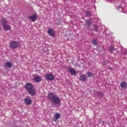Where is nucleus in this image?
<instances>
[{
  "instance_id": "obj_1",
  "label": "nucleus",
  "mask_w": 127,
  "mask_h": 127,
  "mask_svg": "<svg viewBox=\"0 0 127 127\" xmlns=\"http://www.w3.org/2000/svg\"><path fill=\"white\" fill-rule=\"evenodd\" d=\"M48 98L51 100L52 106L54 108H59L61 106V100L57 94L54 93H50L48 95Z\"/></svg>"
},
{
  "instance_id": "obj_2",
  "label": "nucleus",
  "mask_w": 127,
  "mask_h": 127,
  "mask_svg": "<svg viewBox=\"0 0 127 127\" xmlns=\"http://www.w3.org/2000/svg\"><path fill=\"white\" fill-rule=\"evenodd\" d=\"M25 87L26 91H27L30 95H31L32 96H34L35 95V90L32 89L33 86H32L31 83H28L26 84Z\"/></svg>"
},
{
  "instance_id": "obj_3",
  "label": "nucleus",
  "mask_w": 127,
  "mask_h": 127,
  "mask_svg": "<svg viewBox=\"0 0 127 127\" xmlns=\"http://www.w3.org/2000/svg\"><path fill=\"white\" fill-rule=\"evenodd\" d=\"M9 45L11 49H16L19 47V42L17 41H13L10 43Z\"/></svg>"
},
{
  "instance_id": "obj_4",
  "label": "nucleus",
  "mask_w": 127,
  "mask_h": 127,
  "mask_svg": "<svg viewBox=\"0 0 127 127\" xmlns=\"http://www.w3.org/2000/svg\"><path fill=\"white\" fill-rule=\"evenodd\" d=\"M46 79L47 81H53L54 80V75L51 73H48L46 75Z\"/></svg>"
},
{
  "instance_id": "obj_5",
  "label": "nucleus",
  "mask_w": 127,
  "mask_h": 127,
  "mask_svg": "<svg viewBox=\"0 0 127 127\" xmlns=\"http://www.w3.org/2000/svg\"><path fill=\"white\" fill-rule=\"evenodd\" d=\"M87 79H88V77L86 74H81L79 76V80L80 81H81V82H86L87 80Z\"/></svg>"
},
{
  "instance_id": "obj_6",
  "label": "nucleus",
  "mask_w": 127,
  "mask_h": 127,
  "mask_svg": "<svg viewBox=\"0 0 127 127\" xmlns=\"http://www.w3.org/2000/svg\"><path fill=\"white\" fill-rule=\"evenodd\" d=\"M60 117H61V114L60 113H56L54 115V117L53 118L52 121L53 122H57V121L60 119Z\"/></svg>"
},
{
  "instance_id": "obj_7",
  "label": "nucleus",
  "mask_w": 127,
  "mask_h": 127,
  "mask_svg": "<svg viewBox=\"0 0 127 127\" xmlns=\"http://www.w3.org/2000/svg\"><path fill=\"white\" fill-rule=\"evenodd\" d=\"M2 26V28L3 30H4V31H8V30H10L11 27L10 26V25L7 24H3Z\"/></svg>"
},
{
  "instance_id": "obj_8",
  "label": "nucleus",
  "mask_w": 127,
  "mask_h": 127,
  "mask_svg": "<svg viewBox=\"0 0 127 127\" xmlns=\"http://www.w3.org/2000/svg\"><path fill=\"white\" fill-rule=\"evenodd\" d=\"M28 18L31 19L33 22H35V21H36V19H37V15L33 14L32 16L28 17Z\"/></svg>"
},
{
  "instance_id": "obj_9",
  "label": "nucleus",
  "mask_w": 127,
  "mask_h": 127,
  "mask_svg": "<svg viewBox=\"0 0 127 127\" xmlns=\"http://www.w3.org/2000/svg\"><path fill=\"white\" fill-rule=\"evenodd\" d=\"M33 80L35 83H39L40 82H41V77L38 75L34 77Z\"/></svg>"
},
{
  "instance_id": "obj_10",
  "label": "nucleus",
  "mask_w": 127,
  "mask_h": 127,
  "mask_svg": "<svg viewBox=\"0 0 127 127\" xmlns=\"http://www.w3.org/2000/svg\"><path fill=\"white\" fill-rule=\"evenodd\" d=\"M120 86L122 89H127V83L126 81H122L120 83Z\"/></svg>"
},
{
  "instance_id": "obj_11",
  "label": "nucleus",
  "mask_w": 127,
  "mask_h": 127,
  "mask_svg": "<svg viewBox=\"0 0 127 127\" xmlns=\"http://www.w3.org/2000/svg\"><path fill=\"white\" fill-rule=\"evenodd\" d=\"M24 101L26 104V105H30L31 103H32V100L28 98H26L24 99Z\"/></svg>"
},
{
  "instance_id": "obj_12",
  "label": "nucleus",
  "mask_w": 127,
  "mask_h": 127,
  "mask_svg": "<svg viewBox=\"0 0 127 127\" xmlns=\"http://www.w3.org/2000/svg\"><path fill=\"white\" fill-rule=\"evenodd\" d=\"M48 32L50 36H54V30L52 28L49 29Z\"/></svg>"
},
{
  "instance_id": "obj_13",
  "label": "nucleus",
  "mask_w": 127,
  "mask_h": 127,
  "mask_svg": "<svg viewBox=\"0 0 127 127\" xmlns=\"http://www.w3.org/2000/svg\"><path fill=\"white\" fill-rule=\"evenodd\" d=\"M0 21L1 22V25H3V24H6V23L8 22V21H7V19H6V18H3L1 19Z\"/></svg>"
},
{
  "instance_id": "obj_14",
  "label": "nucleus",
  "mask_w": 127,
  "mask_h": 127,
  "mask_svg": "<svg viewBox=\"0 0 127 127\" xmlns=\"http://www.w3.org/2000/svg\"><path fill=\"white\" fill-rule=\"evenodd\" d=\"M87 25L88 26H91L92 25V23L93 22V20H92V19H88L85 21Z\"/></svg>"
},
{
  "instance_id": "obj_15",
  "label": "nucleus",
  "mask_w": 127,
  "mask_h": 127,
  "mask_svg": "<svg viewBox=\"0 0 127 127\" xmlns=\"http://www.w3.org/2000/svg\"><path fill=\"white\" fill-rule=\"evenodd\" d=\"M69 72L71 75H76L77 72L74 68H70L69 69Z\"/></svg>"
},
{
  "instance_id": "obj_16",
  "label": "nucleus",
  "mask_w": 127,
  "mask_h": 127,
  "mask_svg": "<svg viewBox=\"0 0 127 127\" xmlns=\"http://www.w3.org/2000/svg\"><path fill=\"white\" fill-rule=\"evenodd\" d=\"M85 14L86 15V16H91V15H92V12L87 10L85 11Z\"/></svg>"
},
{
  "instance_id": "obj_17",
  "label": "nucleus",
  "mask_w": 127,
  "mask_h": 127,
  "mask_svg": "<svg viewBox=\"0 0 127 127\" xmlns=\"http://www.w3.org/2000/svg\"><path fill=\"white\" fill-rule=\"evenodd\" d=\"M110 50L111 53H114V52L116 51V50H117L113 46H110Z\"/></svg>"
},
{
  "instance_id": "obj_18",
  "label": "nucleus",
  "mask_w": 127,
  "mask_h": 127,
  "mask_svg": "<svg viewBox=\"0 0 127 127\" xmlns=\"http://www.w3.org/2000/svg\"><path fill=\"white\" fill-rule=\"evenodd\" d=\"M5 65L8 68H11L12 65L11 64V63L8 62L5 63Z\"/></svg>"
},
{
  "instance_id": "obj_19",
  "label": "nucleus",
  "mask_w": 127,
  "mask_h": 127,
  "mask_svg": "<svg viewBox=\"0 0 127 127\" xmlns=\"http://www.w3.org/2000/svg\"><path fill=\"white\" fill-rule=\"evenodd\" d=\"M92 44L94 45V46H97L98 45V42L97 41V40L96 39H93L92 40Z\"/></svg>"
},
{
  "instance_id": "obj_20",
  "label": "nucleus",
  "mask_w": 127,
  "mask_h": 127,
  "mask_svg": "<svg viewBox=\"0 0 127 127\" xmlns=\"http://www.w3.org/2000/svg\"><path fill=\"white\" fill-rule=\"evenodd\" d=\"M97 95L99 97H100V98H103L104 97V93L102 92H98Z\"/></svg>"
},
{
  "instance_id": "obj_21",
  "label": "nucleus",
  "mask_w": 127,
  "mask_h": 127,
  "mask_svg": "<svg viewBox=\"0 0 127 127\" xmlns=\"http://www.w3.org/2000/svg\"><path fill=\"white\" fill-rule=\"evenodd\" d=\"M118 10L120 11V12H123L124 11V9H123V7H122V5H119L118 7Z\"/></svg>"
},
{
  "instance_id": "obj_22",
  "label": "nucleus",
  "mask_w": 127,
  "mask_h": 127,
  "mask_svg": "<svg viewBox=\"0 0 127 127\" xmlns=\"http://www.w3.org/2000/svg\"><path fill=\"white\" fill-rule=\"evenodd\" d=\"M87 75L88 78H91L93 76V73L92 72H89L87 73Z\"/></svg>"
},
{
  "instance_id": "obj_23",
  "label": "nucleus",
  "mask_w": 127,
  "mask_h": 127,
  "mask_svg": "<svg viewBox=\"0 0 127 127\" xmlns=\"http://www.w3.org/2000/svg\"><path fill=\"white\" fill-rule=\"evenodd\" d=\"M98 27H95V28L94 29H93V30H95V31L97 32L98 31Z\"/></svg>"
},
{
  "instance_id": "obj_24",
  "label": "nucleus",
  "mask_w": 127,
  "mask_h": 127,
  "mask_svg": "<svg viewBox=\"0 0 127 127\" xmlns=\"http://www.w3.org/2000/svg\"><path fill=\"white\" fill-rule=\"evenodd\" d=\"M124 55H127V51L124 52Z\"/></svg>"
},
{
  "instance_id": "obj_25",
  "label": "nucleus",
  "mask_w": 127,
  "mask_h": 127,
  "mask_svg": "<svg viewBox=\"0 0 127 127\" xmlns=\"http://www.w3.org/2000/svg\"><path fill=\"white\" fill-rule=\"evenodd\" d=\"M89 1H90V2H93V1H92V0H88Z\"/></svg>"
},
{
  "instance_id": "obj_26",
  "label": "nucleus",
  "mask_w": 127,
  "mask_h": 127,
  "mask_svg": "<svg viewBox=\"0 0 127 127\" xmlns=\"http://www.w3.org/2000/svg\"><path fill=\"white\" fill-rule=\"evenodd\" d=\"M106 64H107V62H105L104 63V65H106Z\"/></svg>"
},
{
  "instance_id": "obj_27",
  "label": "nucleus",
  "mask_w": 127,
  "mask_h": 127,
  "mask_svg": "<svg viewBox=\"0 0 127 127\" xmlns=\"http://www.w3.org/2000/svg\"><path fill=\"white\" fill-rule=\"evenodd\" d=\"M110 70H112V67L109 68Z\"/></svg>"
}]
</instances>
